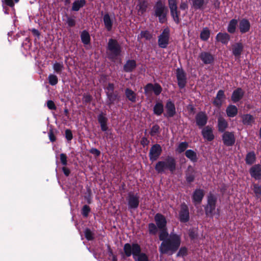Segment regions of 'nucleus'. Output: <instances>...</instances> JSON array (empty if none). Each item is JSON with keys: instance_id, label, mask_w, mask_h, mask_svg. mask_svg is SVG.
I'll return each mask as SVG.
<instances>
[{"instance_id": "f257e3e1", "label": "nucleus", "mask_w": 261, "mask_h": 261, "mask_svg": "<svg viewBox=\"0 0 261 261\" xmlns=\"http://www.w3.org/2000/svg\"><path fill=\"white\" fill-rule=\"evenodd\" d=\"M156 224L161 231L159 239L162 242L159 247L161 254H172L175 252L181 244L180 236L173 232L169 234L167 231V221L163 215L158 213L154 216Z\"/></svg>"}, {"instance_id": "f03ea898", "label": "nucleus", "mask_w": 261, "mask_h": 261, "mask_svg": "<svg viewBox=\"0 0 261 261\" xmlns=\"http://www.w3.org/2000/svg\"><path fill=\"white\" fill-rule=\"evenodd\" d=\"M155 169L159 173H164L166 170L173 173L176 169L175 159L168 156L165 160L159 161L155 165Z\"/></svg>"}, {"instance_id": "7ed1b4c3", "label": "nucleus", "mask_w": 261, "mask_h": 261, "mask_svg": "<svg viewBox=\"0 0 261 261\" xmlns=\"http://www.w3.org/2000/svg\"><path fill=\"white\" fill-rule=\"evenodd\" d=\"M121 46L116 40L110 39L108 43L107 54L109 59L114 60L121 53Z\"/></svg>"}, {"instance_id": "20e7f679", "label": "nucleus", "mask_w": 261, "mask_h": 261, "mask_svg": "<svg viewBox=\"0 0 261 261\" xmlns=\"http://www.w3.org/2000/svg\"><path fill=\"white\" fill-rule=\"evenodd\" d=\"M123 250L126 256L133 255L134 258L141 251V248L137 243H126L124 245Z\"/></svg>"}, {"instance_id": "39448f33", "label": "nucleus", "mask_w": 261, "mask_h": 261, "mask_svg": "<svg viewBox=\"0 0 261 261\" xmlns=\"http://www.w3.org/2000/svg\"><path fill=\"white\" fill-rule=\"evenodd\" d=\"M167 12L168 9L165 5L161 2H158L155 7V13L160 22L163 23L166 21Z\"/></svg>"}, {"instance_id": "423d86ee", "label": "nucleus", "mask_w": 261, "mask_h": 261, "mask_svg": "<svg viewBox=\"0 0 261 261\" xmlns=\"http://www.w3.org/2000/svg\"><path fill=\"white\" fill-rule=\"evenodd\" d=\"M140 196L137 193L129 192L126 197L128 208L129 210H136L139 205Z\"/></svg>"}, {"instance_id": "0eeeda50", "label": "nucleus", "mask_w": 261, "mask_h": 261, "mask_svg": "<svg viewBox=\"0 0 261 261\" xmlns=\"http://www.w3.org/2000/svg\"><path fill=\"white\" fill-rule=\"evenodd\" d=\"M170 31L168 28L165 29L158 37L159 46L163 48L167 47L169 44Z\"/></svg>"}, {"instance_id": "6e6552de", "label": "nucleus", "mask_w": 261, "mask_h": 261, "mask_svg": "<svg viewBox=\"0 0 261 261\" xmlns=\"http://www.w3.org/2000/svg\"><path fill=\"white\" fill-rule=\"evenodd\" d=\"M176 1L177 0H168V4L173 19L176 24H178L180 22L179 12L177 11Z\"/></svg>"}, {"instance_id": "1a4fd4ad", "label": "nucleus", "mask_w": 261, "mask_h": 261, "mask_svg": "<svg viewBox=\"0 0 261 261\" xmlns=\"http://www.w3.org/2000/svg\"><path fill=\"white\" fill-rule=\"evenodd\" d=\"M217 198L210 193L207 196V203L205 208L206 215H212L216 208Z\"/></svg>"}, {"instance_id": "9d476101", "label": "nucleus", "mask_w": 261, "mask_h": 261, "mask_svg": "<svg viewBox=\"0 0 261 261\" xmlns=\"http://www.w3.org/2000/svg\"><path fill=\"white\" fill-rule=\"evenodd\" d=\"M162 91V88L158 84L149 83L144 87V93L146 95H150L153 92L155 95H159Z\"/></svg>"}, {"instance_id": "9b49d317", "label": "nucleus", "mask_w": 261, "mask_h": 261, "mask_svg": "<svg viewBox=\"0 0 261 261\" xmlns=\"http://www.w3.org/2000/svg\"><path fill=\"white\" fill-rule=\"evenodd\" d=\"M162 148L160 145L156 144L153 145L150 149L149 156L152 162L156 161L162 153Z\"/></svg>"}, {"instance_id": "f8f14e48", "label": "nucleus", "mask_w": 261, "mask_h": 261, "mask_svg": "<svg viewBox=\"0 0 261 261\" xmlns=\"http://www.w3.org/2000/svg\"><path fill=\"white\" fill-rule=\"evenodd\" d=\"M179 220L181 222H187L190 219L189 211L188 206L182 204L179 212Z\"/></svg>"}, {"instance_id": "ddd939ff", "label": "nucleus", "mask_w": 261, "mask_h": 261, "mask_svg": "<svg viewBox=\"0 0 261 261\" xmlns=\"http://www.w3.org/2000/svg\"><path fill=\"white\" fill-rule=\"evenodd\" d=\"M222 140L224 145L230 146L234 144L236 138L233 133L225 132L222 135Z\"/></svg>"}, {"instance_id": "4468645a", "label": "nucleus", "mask_w": 261, "mask_h": 261, "mask_svg": "<svg viewBox=\"0 0 261 261\" xmlns=\"http://www.w3.org/2000/svg\"><path fill=\"white\" fill-rule=\"evenodd\" d=\"M176 77L178 81V85L180 88H183L186 84V73L181 68H178L176 71Z\"/></svg>"}, {"instance_id": "2eb2a0df", "label": "nucleus", "mask_w": 261, "mask_h": 261, "mask_svg": "<svg viewBox=\"0 0 261 261\" xmlns=\"http://www.w3.org/2000/svg\"><path fill=\"white\" fill-rule=\"evenodd\" d=\"M249 173L251 176L255 179H261V165L258 164L252 166L249 170Z\"/></svg>"}, {"instance_id": "dca6fc26", "label": "nucleus", "mask_w": 261, "mask_h": 261, "mask_svg": "<svg viewBox=\"0 0 261 261\" xmlns=\"http://www.w3.org/2000/svg\"><path fill=\"white\" fill-rule=\"evenodd\" d=\"M165 108L166 113L165 116L167 117H172L176 113V109L174 103L170 100H168L166 104Z\"/></svg>"}, {"instance_id": "f3484780", "label": "nucleus", "mask_w": 261, "mask_h": 261, "mask_svg": "<svg viewBox=\"0 0 261 261\" xmlns=\"http://www.w3.org/2000/svg\"><path fill=\"white\" fill-rule=\"evenodd\" d=\"M202 135L203 138L208 141H211L214 139L212 127L206 126L202 130Z\"/></svg>"}, {"instance_id": "a211bd4d", "label": "nucleus", "mask_w": 261, "mask_h": 261, "mask_svg": "<svg viewBox=\"0 0 261 261\" xmlns=\"http://www.w3.org/2000/svg\"><path fill=\"white\" fill-rule=\"evenodd\" d=\"M196 124L199 127L204 126L207 121V117L203 112L198 113L195 117Z\"/></svg>"}, {"instance_id": "6ab92c4d", "label": "nucleus", "mask_w": 261, "mask_h": 261, "mask_svg": "<svg viewBox=\"0 0 261 261\" xmlns=\"http://www.w3.org/2000/svg\"><path fill=\"white\" fill-rule=\"evenodd\" d=\"M204 191L201 189H196L193 193V200L194 204L196 205L197 204L200 203L203 197H204Z\"/></svg>"}, {"instance_id": "aec40b11", "label": "nucleus", "mask_w": 261, "mask_h": 261, "mask_svg": "<svg viewBox=\"0 0 261 261\" xmlns=\"http://www.w3.org/2000/svg\"><path fill=\"white\" fill-rule=\"evenodd\" d=\"M200 59L205 64H211L214 61L212 55L207 52H202L199 55Z\"/></svg>"}, {"instance_id": "412c9836", "label": "nucleus", "mask_w": 261, "mask_h": 261, "mask_svg": "<svg viewBox=\"0 0 261 261\" xmlns=\"http://www.w3.org/2000/svg\"><path fill=\"white\" fill-rule=\"evenodd\" d=\"M225 99L224 92L223 90H220L218 91L216 97L213 101V103L215 106L218 107L221 106L222 101Z\"/></svg>"}, {"instance_id": "4be33fe9", "label": "nucleus", "mask_w": 261, "mask_h": 261, "mask_svg": "<svg viewBox=\"0 0 261 261\" xmlns=\"http://www.w3.org/2000/svg\"><path fill=\"white\" fill-rule=\"evenodd\" d=\"M239 29L241 33L248 32L250 28V23L246 19H242L239 23Z\"/></svg>"}, {"instance_id": "5701e85b", "label": "nucleus", "mask_w": 261, "mask_h": 261, "mask_svg": "<svg viewBox=\"0 0 261 261\" xmlns=\"http://www.w3.org/2000/svg\"><path fill=\"white\" fill-rule=\"evenodd\" d=\"M98 122L100 123L101 129L102 131H106L108 127L107 126L108 119L106 117V114L103 113L100 114L97 117Z\"/></svg>"}, {"instance_id": "b1692460", "label": "nucleus", "mask_w": 261, "mask_h": 261, "mask_svg": "<svg viewBox=\"0 0 261 261\" xmlns=\"http://www.w3.org/2000/svg\"><path fill=\"white\" fill-rule=\"evenodd\" d=\"M244 92L241 88H238L234 90L231 96V99L233 102H237L242 99Z\"/></svg>"}, {"instance_id": "393cba45", "label": "nucleus", "mask_w": 261, "mask_h": 261, "mask_svg": "<svg viewBox=\"0 0 261 261\" xmlns=\"http://www.w3.org/2000/svg\"><path fill=\"white\" fill-rule=\"evenodd\" d=\"M242 122L244 125H252L255 122L254 117L250 114H245L242 116Z\"/></svg>"}, {"instance_id": "a878e982", "label": "nucleus", "mask_w": 261, "mask_h": 261, "mask_svg": "<svg viewBox=\"0 0 261 261\" xmlns=\"http://www.w3.org/2000/svg\"><path fill=\"white\" fill-rule=\"evenodd\" d=\"M217 41L223 44H227L230 40V36L227 33H219L216 36Z\"/></svg>"}, {"instance_id": "bb28decb", "label": "nucleus", "mask_w": 261, "mask_h": 261, "mask_svg": "<svg viewBox=\"0 0 261 261\" xmlns=\"http://www.w3.org/2000/svg\"><path fill=\"white\" fill-rule=\"evenodd\" d=\"M103 20L105 28L108 31H110L112 30L113 22L109 14L104 15Z\"/></svg>"}, {"instance_id": "cd10ccee", "label": "nucleus", "mask_w": 261, "mask_h": 261, "mask_svg": "<svg viewBox=\"0 0 261 261\" xmlns=\"http://www.w3.org/2000/svg\"><path fill=\"white\" fill-rule=\"evenodd\" d=\"M136 67V63L135 60H130L126 62L123 67V69L125 72H129L132 71Z\"/></svg>"}, {"instance_id": "c85d7f7f", "label": "nucleus", "mask_w": 261, "mask_h": 261, "mask_svg": "<svg viewBox=\"0 0 261 261\" xmlns=\"http://www.w3.org/2000/svg\"><path fill=\"white\" fill-rule=\"evenodd\" d=\"M256 161V155L254 151H250L247 153L245 162L247 165H252Z\"/></svg>"}, {"instance_id": "c756f323", "label": "nucleus", "mask_w": 261, "mask_h": 261, "mask_svg": "<svg viewBox=\"0 0 261 261\" xmlns=\"http://www.w3.org/2000/svg\"><path fill=\"white\" fill-rule=\"evenodd\" d=\"M125 94L126 98L131 102H135L136 101V94L131 89L126 88L125 91Z\"/></svg>"}, {"instance_id": "7c9ffc66", "label": "nucleus", "mask_w": 261, "mask_h": 261, "mask_svg": "<svg viewBox=\"0 0 261 261\" xmlns=\"http://www.w3.org/2000/svg\"><path fill=\"white\" fill-rule=\"evenodd\" d=\"M153 113L157 115L160 116L164 111V106L161 102H156L153 109Z\"/></svg>"}, {"instance_id": "2f4dec72", "label": "nucleus", "mask_w": 261, "mask_h": 261, "mask_svg": "<svg viewBox=\"0 0 261 261\" xmlns=\"http://www.w3.org/2000/svg\"><path fill=\"white\" fill-rule=\"evenodd\" d=\"M226 111L228 117H233L236 116L238 113V109L234 105H229L227 108Z\"/></svg>"}, {"instance_id": "473e14b6", "label": "nucleus", "mask_w": 261, "mask_h": 261, "mask_svg": "<svg viewBox=\"0 0 261 261\" xmlns=\"http://www.w3.org/2000/svg\"><path fill=\"white\" fill-rule=\"evenodd\" d=\"M147 3L145 1H139L137 9L139 14H142L146 10Z\"/></svg>"}, {"instance_id": "72a5a7b5", "label": "nucleus", "mask_w": 261, "mask_h": 261, "mask_svg": "<svg viewBox=\"0 0 261 261\" xmlns=\"http://www.w3.org/2000/svg\"><path fill=\"white\" fill-rule=\"evenodd\" d=\"M243 50V45L240 43L234 44L232 46V54L235 56H239Z\"/></svg>"}, {"instance_id": "f704fd0d", "label": "nucleus", "mask_w": 261, "mask_h": 261, "mask_svg": "<svg viewBox=\"0 0 261 261\" xmlns=\"http://www.w3.org/2000/svg\"><path fill=\"white\" fill-rule=\"evenodd\" d=\"M81 38L82 42L85 45L89 44L90 42V36L89 33L87 31H83L81 34Z\"/></svg>"}, {"instance_id": "c9c22d12", "label": "nucleus", "mask_w": 261, "mask_h": 261, "mask_svg": "<svg viewBox=\"0 0 261 261\" xmlns=\"http://www.w3.org/2000/svg\"><path fill=\"white\" fill-rule=\"evenodd\" d=\"M218 129L220 132H223L228 126L227 122L223 118H218Z\"/></svg>"}, {"instance_id": "e433bc0d", "label": "nucleus", "mask_w": 261, "mask_h": 261, "mask_svg": "<svg viewBox=\"0 0 261 261\" xmlns=\"http://www.w3.org/2000/svg\"><path fill=\"white\" fill-rule=\"evenodd\" d=\"M85 4V0L75 1L72 4V10L73 11H77L81 8L83 7Z\"/></svg>"}, {"instance_id": "4c0bfd02", "label": "nucleus", "mask_w": 261, "mask_h": 261, "mask_svg": "<svg viewBox=\"0 0 261 261\" xmlns=\"http://www.w3.org/2000/svg\"><path fill=\"white\" fill-rule=\"evenodd\" d=\"M185 155L193 162H195L197 160L196 153L191 149L187 150L185 152Z\"/></svg>"}, {"instance_id": "58836bf2", "label": "nucleus", "mask_w": 261, "mask_h": 261, "mask_svg": "<svg viewBox=\"0 0 261 261\" xmlns=\"http://www.w3.org/2000/svg\"><path fill=\"white\" fill-rule=\"evenodd\" d=\"M238 23V21L236 19H231L228 25L227 31L230 33H234L236 29V27Z\"/></svg>"}, {"instance_id": "ea45409f", "label": "nucleus", "mask_w": 261, "mask_h": 261, "mask_svg": "<svg viewBox=\"0 0 261 261\" xmlns=\"http://www.w3.org/2000/svg\"><path fill=\"white\" fill-rule=\"evenodd\" d=\"M135 261H149L148 255L141 251L134 258Z\"/></svg>"}, {"instance_id": "a19ab883", "label": "nucleus", "mask_w": 261, "mask_h": 261, "mask_svg": "<svg viewBox=\"0 0 261 261\" xmlns=\"http://www.w3.org/2000/svg\"><path fill=\"white\" fill-rule=\"evenodd\" d=\"M210 36V32L207 28H204L200 33V38L203 41L208 40Z\"/></svg>"}, {"instance_id": "79ce46f5", "label": "nucleus", "mask_w": 261, "mask_h": 261, "mask_svg": "<svg viewBox=\"0 0 261 261\" xmlns=\"http://www.w3.org/2000/svg\"><path fill=\"white\" fill-rule=\"evenodd\" d=\"M53 67L56 73H60L64 68V66L62 63L56 62L54 64Z\"/></svg>"}, {"instance_id": "37998d69", "label": "nucleus", "mask_w": 261, "mask_h": 261, "mask_svg": "<svg viewBox=\"0 0 261 261\" xmlns=\"http://www.w3.org/2000/svg\"><path fill=\"white\" fill-rule=\"evenodd\" d=\"M48 80L49 84L52 86L56 85L58 82L57 76L53 74H50L48 75Z\"/></svg>"}, {"instance_id": "c03bdc74", "label": "nucleus", "mask_w": 261, "mask_h": 261, "mask_svg": "<svg viewBox=\"0 0 261 261\" xmlns=\"http://www.w3.org/2000/svg\"><path fill=\"white\" fill-rule=\"evenodd\" d=\"M107 95L108 99V105H111L114 103V101L117 99V95L115 94L113 92V93H108V94H107Z\"/></svg>"}, {"instance_id": "a18cd8bd", "label": "nucleus", "mask_w": 261, "mask_h": 261, "mask_svg": "<svg viewBox=\"0 0 261 261\" xmlns=\"http://www.w3.org/2000/svg\"><path fill=\"white\" fill-rule=\"evenodd\" d=\"M85 238L88 241H91L94 239V233L89 228H86L84 231Z\"/></svg>"}, {"instance_id": "49530a36", "label": "nucleus", "mask_w": 261, "mask_h": 261, "mask_svg": "<svg viewBox=\"0 0 261 261\" xmlns=\"http://www.w3.org/2000/svg\"><path fill=\"white\" fill-rule=\"evenodd\" d=\"M158 226L154 223H151L148 224V230L150 234H156L158 232Z\"/></svg>"}, {"instance_id": "de8ad7c7", "label": "nucleus", "mask_w": 261, "mask_h": 261, "mask_svg": "<svg viewBox=\"0 0 261 261\" xmlns=\"http://www.w3.org/2000/svg\"><path fill=\"white\" fill-rule=\"evenodd\" d=\"M188 147V144L187 142H181L178 145V146L176 149V151L178 153H181V152H184L187 148Z\"/></svg>"}, {"instance_id": "09e8293b", "label": "nucleus", "mask_w": 261, "mask_h": 261, "mask_svg": "<svg viewBox=\"0 0 261 261\" xmlns=\"http://www.w3.org/2000/svg\"><path fill=\"white\" fill-rule=\"evenodd\" d=\"M159 130L160 126L157 124L154 125L151 128L150 134L151 136H154L159 133Z\"/></svg>"}, {"instance_id": "8fccbe9b", "label": "nucleus", "mask_w": 261, "mask_h": 261, "mask_svg": "<svg viewBox=\"0 0 261 261\" xmlns=\"http://www.w3.org/2000/svg\"><path fill=\"white\" fill-rule=\"evenodd\" d=\"M188 249L186 247H183L180 248L177 254V256L184 257L187 254Z\"/></svg>"}, {"instance_id": "3c124183", "label": "nucleus", "mask_w": 261, "mask_h": 261, "mask_svg": "<svg viewBox=\"0 0 261 261\" xmlns=\"http://www.w3.org/2000/svg\"><path fill=\"white\" fill-rule=\"evenodd\" d=\"M253 191L255 193L256 196L259 197L261 196V186L254 184L253 185Z\"/></svg>"}, {"instance_id": "603ef678", "label": "nucleus", "mask_w": 261, "mask_h": 261, "mask_svg": "<svg viewBox=\"0 0 261 261\" xmlns=\"http://www.w3.org/2000/svg\"><path fill=\"white\" fill-rule=\"evenodd\" d=\"M90 211V208L89 206L87 205H85L82 210V215L85 217H87Z\"/></svg>"}, {"instance_id": "864d4df0", "label": "nucleus", "mask_w": 261, "mask_h": 261, "mask_svg": "<svg viewBox=\"0 0 261 261\" xmlns=\"http://www.w3.org/2000/svg\"><path fill=\"white\" fill-rule=\"evenodd\" d=\"M141 37L144 38L147 40H149L152 38V35L148 31H142L140 33Z\"/></svg>"}, {"instance_id": "5fc2aeb1", "label": "nucleus", "mask_w": 261, "mask_h": 261, "mask_svg": "<svg viewBox=\"0 0 261 261\" xmlns=\"http://www.w3.org/2000/svg\"><path fill=\"white\" fill-rule=\"evenodd\" d=\"M60 157L62 164L63 166H66L67 165V157L66 155L64 153H61L60 155Z\"/></svg>"}, {"instance_id": "6e6d98bb", "label": "nucleus", "mask_w": 261, "mask_h": 261, "mask_svg": "<svg viewBox=\"0 0 261 261\" xmlns=\"http://www.w3.org/2000/svg\"><path fill=\"white\" fill-rule=\"evenodd\" d=\"M92 96L90 94H85L83 95V103H88L90 102V101L92 100Z\"/></svg>"}, {"instance_id": "4d7b16f0", "label": "nucleus", "mask_w": 261, "mask_h": 261, "mask_svg": "<svg viewBox=\"0 0 261 261\" xmlns=\"http://www.w3.org/2000/svg\"><path fill=\"white\" fill-rule=\"evenodd\" d=\"M106 93H113L114 90V85L112 83H109L108 86L105 89Z\"/></svg>"}, {"instance_id": "13d9d810", "label": "nucleus", "mask_w": 261, "mask_h": 261, "mask_svg": "<svg viewBox=\"0 0 261 261\" xmlns=\"http://www.w3.org/2000/svg\"><path fill=\"white\" fill-rule=\"evenodd\" d=\"M194 178L195 176L192 173H190L189 172H188L186 174V180L187 182L190 183L193 181Z\"/></svg>"}, {"instance_id": "bf43d9fd", "label": "nucleus", "mask_w": 261, "mask_h": 261, "mask_svg": "<svg viewBox=\"0 0 261 261\" xmlns=\"http://www.w3.org/2000/svg\"><path fill=\"white\" fill-rule=\"evenodd\" d=\"M65 137L67 140L70 141L73 138L72 132L69 129H66L65 131Z\"/></svg>"}, {"instance_id": "052dcab7", "label": "nucleus", "mask_w": 261, "mask_h": 261, "mask_svg": "<svg viewBox=\"0 0 261 261\" xmlns=\"http://www.w3.org/2000/svg\"><path fill=\"white\" fill-rule=\"evenodd\" d=\"M67 23L69 27H72L75 25V21L73 18L68 17L67 20Z\"/></svg>"}, {"instance_id": "680f3d73", "label": "nucleus", "mask_w": 261, "mask_h": 261, "mask_svg": "<svg viewBox=\"0 0 261 261\" xmlns=\"http://www.w3.org/2000/svg\"><path fill=\"white\" fill-rule=\"evenodd\" d=\"M47 106L50 110H55L56 109V107L52 100H48L47 102Z\"/></svg>"}, {"instance_id": "e2e57ef3", "label": "nucleus", "mask_w": 261, "mask_h": 261, "mask_svg": "<svg viewBox=\"0 0 261 261\" xmlns=\"http://www.w3.org/2000/svg\"><path fill=\"white\" fill-rule=\"evenodd\" d=\"M14 1L15 3H17L18 2L19 0H14ZM3 2L10 7H13L14 6L13 0H4L3 1Z\"/></svg>"}, {"instance_id": "0e129e2a", "label": "nucleus", "mask_w": 261, "mask_h": 261, "mask_svg": "<svg viewBox=\"0 0 261 261\" xmlns=\"http://www.w3.org/2000/svg\"><path fill=\"white\" fill-rule=\"evenodd\" d=\"M48 137L51 142H53L56 141V137L54 135V133L52 130L49 131V132L48 133Z\"/></svg>"}, {"instance_id": "69168bd1", "label": "nucleus", "mask_w": 261, "mask_h": 261, "mask_svg": "<svg viewBox=\"0 0 261 261\" xmlns=\"http://www.w3.org/2000/svg\"><path fill=\"white\" fill-rule=\"evenodd\" d=\"M149 142L148 140L145 137H143L141 140V144L143 146H147L149 144Z\"/></svg>"}, {"instance_id": "338daca9", "label": "nucleus", "mask_w": 261, "mask_h": 261, "mask_svg": "<svg viewBox=\"0 0 261 261\" xmlns=\"http://www.w3.org/2000/svg\"><path fill=\"white\" fill-rule=\"evenodd\" d=\"M90 152L96 156H99L100 154V151L94 148H93L90 150Z\"/></svg>"}, {"instance_id": "774afa93", "label": "nucleus", "mask_w": 261, "mask_h": 261, "mask_svg": "<svg viewBox=\"0 0 261 261\" xmlns=\"http://www.w3.org/2000/svg\"><path fill=\"white\" fill-rule=\"evenodd\" d=\"M62 171L64 173V174L66 176H68L70 173V171L69 170V169H68L67 168L65 167H63L62 168Z\"/></svg>"}]
</instances>
